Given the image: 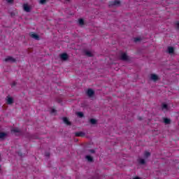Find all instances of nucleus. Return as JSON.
<instances>
[{
	"label": "nucleus",
	"instance_id": "nucleus-1",
	"mask_svg": "<svg viewBox=\"0 0 179 179\" xmlns=\"http://www.w3.org/2000/svg\"><path fill=\"white\" fill-rule=\"evenodd\" d=\"M121 5V1H120L119 0H115L113 1H110L109 2V8H113V6H120Z\"/></svg>",
	"mask_w": 179,
	"mask_h": 179
},
{
	"label": "nucleus",
	"instance_id": "nucleus-2",
	"mask_svg": "<svg viewBox=\"0 0 179 179\" xmlns=\"http://www.w3.org/2000/svg\"><path fill=\"white\" fill-rule=\"evenodd\" d=\"M5 62H9L10 64H15L16 62V59L13 58L12 56H8L4 59Z\"/></svg>",
	"mask_w": 179,
	"mask_h": 179
},
{
	"label": "nucleus",
	"instance_id": "nucleus-3",
	"mask_svg": "<svg viewBox=\"0 0 179 179\" xmlns=\"http://www.w3.org/2000/svg\"><path fill=\"white\" fill-rule=\"evenodd\" d=\"M29 36L31 38H34V40H40V36H38V34L34 33V32H30L29 33Z\"/></svg>",
	"mask_w": 179,
	"mask_h": 179
},
{
	"label": "nucleus",
	"instance_id": "nucleus-4",
	"mask_svg": "<svg viewBox=\"0 0 179 179\" xmlns=\"http://www.w3.org/2000/svg\"><path fill=\"white\" fill-rule=\"evenodd\" d=\"M120 59H122V61H131V59H129V57H128L127 55V53H122L121 56H120Z\"/></svg>",
	"mask_w": 179,
	"mask_h": 179
},
{
	"label": "nucleus",
	"instance_id": "nucleus-5",
	"mask_svg": "<svg viewBox=\"0 0 179 179\" xmlns=\"http://www.w3.org/2000/svg\"><path fill=\"white\" fill-rule=\"evenodd\" d=\"M23 8L25 12L29 13L31 11V7H30L27 3L24 4Z\"/></svg>",
	"mask_w": 179,
	"mask_h": 179
},
{
	"label": "nucleus",
	"instance_id": "nucleus-6",
	"mask_svg": "<svg viewBox=\"0 0 179 179\" xmlns=\"http://www.w3.org/2000/svg\"><path fill=\"white\" fill-rule=\"evenodd\" d=\"M60 58L62 59V61H66L68 58H69V56L66 53H62L60 55Z\"/></svg>",
	"mask_w": 179,
	"mask_h": 179
},
{
	"label": "nucleus",
	"instance_id": "nucleus-7",
	"mask_svg": "<svg viewBox=\"0 0 179 179\" xmlns=\"http://www.w3.org/2000/svg\"><path fill=\"white\" fill-rule=\"evenodd\" d=\"M87 94L89 97H93V96H94V91L92 89H88L87 91Z\"/></svg>",
	"mask_w": 179,
	"mask_h": 179
},
{
	"label": "nucleus",
	"instance_id": "nucleus-8",
	"mask_svg": "<svg viewBox=\"0 0 179 179\" xmlns=\"http://www.w3.org/2000/svg\"><path fill=\"white\" fill-rule=\"evenodd\" d=\"M150 79L154 82H157V80H159V76H157L156 74H151Z\"/></svg>",
	"mask_w": 179,
	"mask_h": 179
},
{
	"label": "nucleus",
	"instance_id": "nucleus-9",
	"mask_svg": "<svg viewBox=\"0 0 179 179\" xmlns=\"http://www.w3.org/2000/svg\"><path fill=\"white\" fill-rule=\"evenodd\" d=\"M76 136H80L81 138H83L86 134L83 131H78L75 133Z\"/></svg>",
	"mask_w": 179,
	"mask_h": 179
},
{
	"label": "nucleus",
	"instance_id": "nucleus-10",
	"mask_svg": "<svg viewBox=\"0 0 179 179\" xmlns=\"http://www.w3.org/2000/svg\"><path fill=\"white\" fill-rule=\"evenodd\" d=\"M6 101H7V104H13V98L8 96H7V99H6Z\"/></svg>",
	"mask_w": 179,
	"mask_h": 179
},
{
	"label": "nucleus",
	"instance_id": "nucleus-11",
	"mask_svg": "<svg viewBox=\"0 0 179 179\" xmlns=\"http://www.w3.org/2000/svg\"><path fill=\"white\" fill-rule=\"evenodd\" d=\"M62 120L64 124H66V125H72V123L69 122L67 117H62Z\"/></svg>",
	"mask_w": 179,
	"mask_h": 179
},
{
	"label": "nucleus",
	"instance_id": "nucleus-12",
	"mask_svg": "<svg viewBox=\"0 0 179 179\" xmlns=\"http://www.w3.org/2000/svg\"><path fill=\"white\" fill-rule=\"evenodd\" d=\"M85 159H87V162H89L90 163H93L94 162L93 157L90 155H86Z\"/></svg>",
	"mask_w": 179,
	"mask_h": 179
},
{
	"label": "nucleus",
	"instance_id": "nucleus-13",
	"mask_svg": "<svg viewBox=\"0 0 179 179\" xmlns=\"http://www.w3.org/2000/svg\"><path fill=\"white\" fill-rule=\"evenodd\" d=\"M168 52L169 54H174V48L171 46L168 47Z\"/></svg>",
	"mask_w": 179,
	"mask_h": 179
},
{
	"label": "nucleus",
	"instance_id": "nucleus-14",
	"mask_svg": "<svg viewBox=\"0 0 179 179\" xmlns=\"http://www.w3.org/2000/svg\"><path fill=\"white\" fill-rule=\"evenodd\" d=\"M76 115L79 118H83V117H85V114H83V112H76Z\"/></svg>",
	"mask_w": 179,
	"mask_h": 179
},
{
	"label": "nucleus",
	"instance_id": "nucleus-15",
	"mask_svg": "<svg viewBox=\"0 0 179 179\" xmlns=\"http://www.w3.org/2000/svg\"><path fill=\"white\" fill-rule=\"evenodd\" d=\"M84 53L85 54V55H87V57H93V54L90 51L84 50Z\"/></svg>",
	"mask_w": 179,
	"mask_h": 179
},
{
	"label": "nucleus",
	"instance_id": "nucleus-16",
	"mask_svg": "<svg viewBox=\"0 0 179 179\" xmlns=\"http://www.w3.org/2000/svg\"><path fill=\"white\" fill-rule=\"evenodd\" d=\"M90 122L92 124V125H96V124H97V120L96 119L92 118L90 120Z\"/></svg>",
	"mask_w": 179,
	"mask_h": 179
},
{
	"label": "nucleus",
	"instance_id": "nucleus-17",
	"mask_svg": "<svg viewBox=\"0 0 179 179\" xmlns=\"http://www.w3.org/2000/svg\"><path fill=\"white\" fill-rule=\"evenodd\" d=\"M164 124H171V120H170L167 117H165V118H164Z\"/></svg>",
	"mask_w": 179,
	"mask_h": 179
},
{
	"label": "nucleus",
	"instance_id": "nucleus-18",
	"mask_svg": "<svg viewBox=\"0 0 179 179\" xmlns=\"http://www.w3.org/2000/svg\"><path fill=\"white\" fill-rule=\"evenodd\" d=\"M162 110H169V105H167V103H162Z\"/></svg>",
	"mask_w": 179,
	"mask_h": 179
},
{
	"label": "nucleus",
	"instance_id": "nucleus-19",
	"mask_svg": "<svg viewBox=\"0 0 179 179\" xmlns=\"http://www.w3.org/2000/svg\"><path fill=\"white\" fill-rule=\"evenodd\" d=\"M138 163L143 166V165L146 164V161H145V159H139Z\"/></svg>",
	"mask_w": 179,
	"mask_h": 179
},
{
	"label": "nucleus",
	"instance_id": "nucleus-20",
	"mask_svg": "<svg viewBox=\"0 0 179 179\" xmlns=\"http://www.w3.org/2000/svg\"><path fill=\"white\" fill-rule=\"evenodd\" d=\"M6 136V133L0 131V139H3Z\"/></svg>",
	"mask_w": 179,
	"mask_h": 179
},
{
	"label": "nucleus",
	"instance_id": "nucleus-21",
	"mask_svg": "<svg viewBox=\"0 0 179 179\" xmlns=\"http://www.w3.org/2000/svg\"><path fill=\"white\" fill-rule=\"evenodd\" d=\"M78 23L80 26H83V24H85V21L83 20V19H79Z\"/></svg>",
	"mask_w": 179,
	"mask_h": 179
},
{
	"label": "nucleus",
	"instance_id": "nucleus-22",
	"mask_svg": "<svg viewBox=\"0 0 179 179\" xmlns=\"http://www.w3.org/2000/svg\"><path fill=\"white\" fill-rule=\"evenodd\" d=\"M13 131H14L15 134H19L21 132L20 129L19 128H15L13 129Z\"/></svg>",
	"mask_w": 179,
	"mask_h": 179
},
{
	"label": "nucleus",
	"instance_id": "nucleus-23",
	"mask_svg": "<svg viewBox=\"0 0 179 179\" xmlns=\"http://www.w3.org/2000/svg\"><path fill=\"white\" fill-rule=\"evenodd\" d=\"M150 152L146 151L144 154V157H146V159H148V157H150Z\"/></svg>",
	"mask_w": 179,
	"mask_h": 179
},
{
	"label": "nucleus",
	"instance_id": "nucleus-24",
	"mask_svg": "<svg viewBox=\"0 0 179 179\" xmlns=\"http://www.w3.org/2000/svg\"><path fill=\"white\" fill-rule=\"evenodd\" d=\"M175 27H176V30H179V22L178 21L175 22Z\"/></svg>",
	"mask_w": 179,
	"mask_h": 179
},
{
	"label": "nucleus",
	"instance_id": "nucleus-25",
	"mask_svg": "<svg viewBox=\"0 0 179 179\" xmlns=\"http://www.w3.org/2000/svg\"><path fill=\"white\" fill-rule=\"evenodd\" d=\"M41 5H45L47 3V0H40Z\"/></svg>",
	"mask_w": 179,
	"mask_h": 179
},
{
	"label": "nucleus",
	"instance_id": "nucleus-26",
	"mask_svg": "<svg viewBox=\"0 0 179 179\" xmlns=\"http://www.w3.org/2000/svg\"><path fill=\"white\" fill-rule=\"evenodd\" d=\"M138 41H141V38H135L134 43H138Z\"/></svg>",
	"mask_w": 179,
	"mask_h": 179
},
{
	"label": "nucleus",
	"instance_id": "nucleus-27",
	"mask_svg": "<svg viewBox=\"0 0 179 179\" xmlns=\"http://www.w3.org/2000/svg\"><path fill=\"white\" fill-rule=\"evenodd\" d=\"M88 152H90V153H96V150H88Z\"/></svg>",
	"mask_w": 179,
	"mask_h": 179
},
{
	"label": "nucleus",
	"instance_id": "nucleus-28",
	"mask_svg": "<svg viewBox=\"0 0 179 179\" xmlns=\"http://www.w3.org/2000/svg\"><path fill=\"white\" fill-rule=\"evenodd\" d=\"M16 85H17V83L13 82V83L11 84V87H13V86H16Z\"/></svg>",
	"mask_w": 179,
	"mask_h": 179
},
{
	"label": "nucleus",
	"instance_id": "nucleus-29",
	"mask_svg": "<svg viewBox=\"0 0 179 179\" xmlns=\"http://www.w3.org/2000/svg\"><path fill=\"white\" fill-rule=\"evenodd\" d=\"M10 16H11V17H15V13H13V12H11V13H10Z\"/></svg>",
	"mask_w": 179,
	"mask_h": 179
},
{
	"label": "nucleus",
	"instance_id": "nucleus-30",
	"mask_svg": "<svg viewBox=\"0 0 179 179\" xmlns=\"http://www.w3.org/2000/svg\"><path fill=\"white\" fill-rule=\"evenodd\" d=\"M50 152H45V156L46 157H50Z\"/></svg>",
	"mask_w": 179,
	"mask_h": 179
},
{
	"label": "nucleus",
	"instance_id": "nucleus-31",
	"mask_svg": "<svg viewBox=\"0 0 179 179\" xmlns=\"http://www.w3.org/2000/svg\"><path fill=\"white\" fill-rule=\"evenodd\" d=\"M138 121H142L143 118H142V117L138 116Z\"/></svg>",
	"mask_w": 179,
	"mask_h": 179
},
{
	"label": "nucleus",
	"instance_id": "nucleus-32",
	"mask_svg": "<svg viewBox=\"0 0 179 179\" xmlns=\"http://www.w3.org/2000/svg\"><path fill=\"white\" fill-rule=\"evenodd\" d=\"M7 2L8 3H12V2H13V0H7Z\"/></svg>",
	"mask_w": 179,
	"mask_h": 179
},
{
	"label": "nucleus",
	"instance_id": "nucleus-33",
	"mask_svg": "<svg viewBox=\"0 0 179 179\" xmlns=\"http://www.w3.org/2000/svg\"><path fill=\"white\" fill-rule=\"evenodd\" d=\"M56 112H57V110H55V109L52 110V113H56Z\"/></svg>",
	"mask_w": 179,
	"mask_h": 179
},
{
	"label": "nucleus",
	"instance_id": "nucleus-34",
	"mask_svg": "<svg viewBox=\"0 0 179 179\" xmlns=\"http://www.w3.org/2000/svg\"><path fill=\"white\" fill-rule=\"evenodd\" d=\"M133 179H141V178H139V177H136V178H133Z\"/></svg>",
	"mask_w": 179,
	"mask_h": 179
},
{
	"label": "nucleus",
	"instance_id": "nucleus-35",
	"mask_svg": "<svg viewBox=\"0 0 179 179\" xmlns=\"http://www.w3.org/2000/svg\"><path fill=\"white\" fill-rule=\"evenodd\" d=\"M0 159H1V154H0Z\"/></svg>",
	"mask_w": 179,
	"mask_h": 179
},
{
	"label": "nucleus",
	"instance_id": "nucleus-36",
	"mask_svg": "<svg viewBox=\"0 0 179 179\" xmlns=\"http://www.w3.org/2000/svg\"><path fill=\"white\" fill-rule=\"evenodd\" d=\"M67 1H69V0H67Z\"/></svg>",
	"mask_w": 179,
	"mask_h": 179
}]
</instances>
